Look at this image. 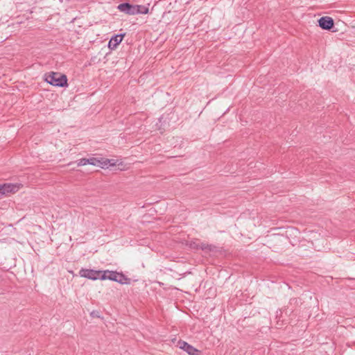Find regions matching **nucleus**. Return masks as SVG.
Returning <instances> with one entry per match:
<instances>
[{
	"instance_id": "obj_1",
	"label": "nucleus",
	"mask_w": 355,
	"mask_h": 355,
	"mask_svg": "<svg viewBox=\"0 0 355 355\" xmlns=\"http://www.w3.org/2000/svg\"><path fill=\"white\" fill-rule=\"evenodd\" d=\"M45 81L53 86H67V78L64 74L51 71L45 74Z\"/></svg>"
},
{
	"instance_id": "obj_2",
	"label": "nucleus",
	"mask_w": 355,
	"mask_h": 355,
	"mask_svg": "<svg viewBox=\"0 0 355 355\" xmlns=\"http://www.w3.org/2000/svg\"><path fill=\"white\" fill-rule=\"evenodd\" d=\"M105 279H109L116 282L121 284H130V279L127 277L123 273L116 271L104 270V274L102 276Z\"/></svg>"
},
{
	"instance_id": "obj_3",
	"label": "nucleus",
	"mask_w": 355,
	"mask_h": 355,
	"mask_svg": "<svg viewBox=\"0 0 355 355\" xmlns=\"http://www.w3.org/2000/svg\"><path fill=\"white\" fill-rule=\"evenodd\" d=\"M117 10L128 15H135L136 5L128 2L122 3L117 6Z\"/></svg>"
},
{
	"instance_id": "obj_4",
	"label": "nucleus",
	"mask_w": 355,
	"mask_h": 355,
	"mask_svg": "<svg viewBox=\"0 0 355 355\" xmlns=\"http://www.w3.org/2000/svg\"><path fill=\"white\" fill-rule=\"evenodd\" d=\"M319 26L327 31H330L334 26V19L330 17H322L318 20Z\"/></svg>"
},
{
	"instance_id": "obj_5",
	"label": "nucleus",
	"mask_w": 355,
	"mask_h": 355,
	"mask_svg": "<svg viewBox=\"0 0 355 355\" xmlns=\"http://www.w3.org/2000/svg\"><path fill=\"white\" fill-rule=\"evenodd\" d=\"M125 35V33L113 35L108 42V48L110 50H114L117 47V46L121 42Z\"/></svg>"
},
{
	"instance_id": "obj_6",
	"label": "nucleus",
	"mask_w": 355,
	"mask_h": 355,
	"mask_svg": "<svg viewBox=\"0 0 355 355\" xmlns=\"http://www.w3.org/2000/svg\"><path fill=\"white\" fill-rule=\"evenodd\" d=\"M178 346L180 349L187 352L189 355H200L199 351L185 341L180 340Z\"/></svg>"
},
{
	"instance_id": "obj_7",
	"label": "nucleus",
	"mask_w": 355,
	"mask_h": 355,
	"mask_svg": "<svg viewBox=\"0 0 355 355\" xmlns=\"http://www.w3.org/2000/svg\"><path fill=\"white\" fill-rule=\"evenodd\" d=\"M17 187L11 184H0V196H2L8 193L15 192Z\"/></svg>"
},
{
	"instance_id": "obj_8",
	"label": "nucleus",
	"mask_w": 355,
	"mask_h": 355,
	"mask_svg": "<svg viewBox=\"0 0 355 355\" xmlns=\"http://www.w3.org/2000/svg\"><path fill=\"white\" fill-rule=\"evenodd\" d=\"M104 274V270H94L90 269V279L92 280H96V279H101L105 280L103 277H102Z\"/></svg>"
},
{
	"instance_id": "obj_9",
	"label": "nucleus",
	"mask_w": 355,
	"mask_h": 355,
	"mask_svg": "<svg viewBox=\"0 0 355 355\" xmlns=\"http://www.w3.org/2000/svg\"><path fill=\"white\" fill-rule=\"evenodd\" d=\"M103 161H105V158L90 157V165L97 166L102 168H105Z\"/></svg>"
},
{
	"instance_id": "obj_10",
	"label": "nucleus",
	"mask_w": 355,
	"mask_h": 355,
	"mask_svg": "<svg viewBox=\"0 0 355 355\" xmlns=\"http://www.w3.org/2000/svg\"><path fill=\"white\" fill-rule=\"evenodd\" d=\"M135 15L138 14H148L149 12V9L147 6L144 5H136L135 8Z\"/></svg>"
},
{
	"instance_id": "obj_11",
	"label": "nucleus",
	"mask_w": 355,
	"mask_h": 355,
	"mask_svg": "<svg viewBox=\"0 0 355 355\" xmlns=\"http://www.w3.org/2000/svg\"><path fill=\"white\" fill-rule=\"evenodd\" d=\"M197 248H200L205 251H214V250L216 248L214 245H209L207 243H201L197 246Z\"/></svg>"
},
{
	"instance_id": "obj_12",
	"label": "nucleus",
	"mask_w": 355,
	"mask_h": 355,
	"mask_svg": "<svg viewBox=\"0 0 355 355\" xmlns=\"http://www.w3.org/2000/svg\"><path fill=\"white\" fill-rule=\"evenodd\" d=\"M104 162V166H105V168H107L109 166H116V161L114 159H107V158H105V161H103Z\"/></svg>"
},
{
	"instance_id": "obj_13",
	"label": "nucleus",
	"mask_w": 355,
	"mask_h": 355,
	"mask_svg": "<svg viewBox=\"0 0 355 355\" xmlns=\"http://www.w3.org/2000/svg\"><path fill=\"white\" fill-rule=\"evenodd\" d=\"M80 276L89 279V269L82 268L79 272Z\"/></svg>"
},
{
	"instance_id": "obj_14",
	"label": "nucleus",
	"mask_w": 355,
	"mask_h": 355,
	"mask_svg": "<svg viewBox=\"0 0 355 355\" xmlns=\"http://www.w3.org/2000/svg\"><path fill=\"white\" fill-rule=\"evenodd\" d=\"M87 164H89V159L84 158V159H82L79 160V162H78V166H83V165H85Z\"/></svg>"
},
{
	"instance_id": "obj_15",
	"label": "nucleus",
	"mask_w": 355,
	"mask_h": 355,
	"mask_svg": "<svg viewBox=\"0 0 355 355\" xmlns=\"http://www.w3.org/2000/svg\"><path fill=\"white\" fill-rule=\"evenodd\" d=\"M90 316L93 318H100L99 313L98 311L90 312Z\"/></svg>"
}]
</instances>
